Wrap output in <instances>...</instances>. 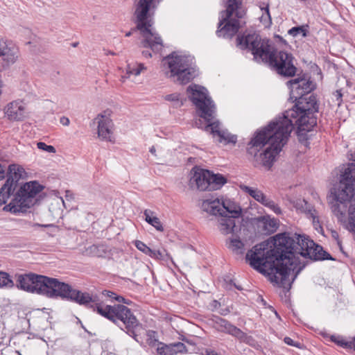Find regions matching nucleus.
<instances>
[{
  "label": "nucleus",
  "mask_w": 355,
  "mask_h": 355,
  "mask_svg": "<svg viewBox=\"0 0 355 355\" xmlns=\"http://www.w3.org/2000/svg\"><path fill=\"white\" fill-rule=\"evenodd\" d=\"M296 254L315 261L333 259L320 245L304 236L298 235L295 242L288 234L283 233L256 245L248 252L246 260L261 271L277 272L281 276L280 283L286 286L288 274L300 263Z\"/></svg>",
  "instance_id": "1"
},
{
  "label": "nucleus",
  "mask_w": 355,
  "mask_h": 355,
  "mask_svg": "<svg viewBox=\"0 0 355 355\" xmlns=\"http://www.w3.org/2000/svg\"><path fill=\"white\" fill-rule=\"evenodd\" d=\"M300 111L294 106L269 124L257 130L247 146V153L259 164L270 167L287 143L300 117Z\"/></svg>",
  "instance_id": "2"
},
{
  "label": "nucleus",
  "mask_w": 355,
  "mask_h": 355,
  "mask_svg": "<svg viewBox=\"0 0 355 355\" xmlns=\"http://www.w3.org/2000/svg\"><path fill=\"white\" fill-rule=\"evenodd\" d=\"M237 42L241 49L252 52L256 61L269 64L278 74L285 77L295 75L297 68L292 54L275 50L268 40H262L259 35L248 34L244 37H238Z\"/></svg>",
  "instance_id": "3"
},
{
  "label": "nucleus",
  "mask_w": 355,
  "mask_h": 355,
  "mask_svg": "<svg viewBox=\"0 0 355 355\" xmlns=\"http://www.w3.org/2000/svg\"><path fill=\"white\" fill-rule=\"evenodd\" d=\"M187 91L200 116V119L196 120L195 125L198 128H204L214 136H218V141L220 143L235 144L236 137L221 130L220 122L215 119V105L208 96L207 90L198 85H191L188 87Z\"/></svg>",
  "instance_id": "4"
},
{
  "label": "nucleus",
  "mask_w": 355,
  "mask_h": 355,
  "mask_svg": "<svg viewBox=\"0 0 355 355\" xmlns=\"http://www.w3.org/2000/svg\"><path fill=\"white\" fill-rule=\"evenodd\" d=\"M327 200L338 221L355 232V179H340L335 182Z\"/></svg>",
  "instance_id": "5"
},
{
  "label": "nucleus",
  "mask_w": 355,
  "mask_h": 355,
  "mask_svg": "<svg viewBox=\"0 0 355 355\" xmlns=\"http://www.w3.org/2000/svg\"><path fill=\"white\" fill-rule=\"evenodd\" d=\"M159 1L160 0H135L134 17L136 27L125 33L126 37H130L135 30L139 31L143 37L141 46L150 48L155 53L159 52L163 47L161 37L153 28V10Z\"/></svg>",
  "instance_id": "6"
},
{
  "label": "nucleus",
  "mask_w": 355,
  "mask_h": 355,
  "mask_svg": "<svg viewBox=\"0 0 355 355\" xmlns=\"http://www.w3.org/2000/svg\"><path fill=\"white\" fill-rule=\"evenodd\" d=\"M166 75L175 83L186 85L198 75V71L191 56L172 52L162 60Z\"/></svg>",
  "instance_id": "7"
},
{
  "label": "nucleus",
  "mask_w": 355,
  "mask_h": 355,
  "mask_svg": "<svg viewBox=\"0 0 355 355\" xmlns=\"http://www.w3.org/2000/svg\"><path fill=\"white\" fill-rule=\"evenodd\" d=\"M94 311L112 321L121 330L125 331L128 335L138 341L135 330L139 326V322L130 309L123 304L112 306L103 303H96Z\"/></svg>",
  "instance_id": "8"
},
{
  "label": "nucleus",
  "mask_w": 355,
  "mask_h": 355,
  "mask_svg": "<svg viewBox=\"0 0 355 355\" xmlns=\"http://www.w3.org/2000/svg\"><path fill=\"white\" fill-rule=\"evenodd\" d=\"M226 10L220 12V19L216 33L218 37H232L239 29L238 19L231 17L235 13L238 19L243 18L245 10L243 8L242 0H225Z\"/></svg>",
  "instance_id": "9"
},
{
  "label": "nucleus",
  "mask_w": 355,
  "mask_h": 355,
  "mask_svg": "<svg viewBox=\"0 0 355 355\" xmlns=\"http://www.w3.org/2000/svg\"><path fill=\"white\" fill-rule=\"evenodd\" d=\"M44 186L37 180L25 183L17 191L11 202L4 209L13 214L24 213L34 205L35 198L43 191Z\"/></svg>",
  "instance_id": "10"
},
{
  "label": "nucleus",
  "mask_w": 355,
  "mask_h": 355,
  "mask_svg": "<svg viewBox=\"0 0 355 355\" xmlns=\"http://www.w3.org/2000/svg\"><path fill=\"white\" fill-rule=\"evenodd\" d=\"M182 182L187 185L191 190L215 191L220 189L225 183L227 179H184Z\"/></svg>",
  "instance_id": "11"
},
{
  "label": "nucleus",
  "mask_w": 355,
  "mask_h": 355,
  "mask_svg": "<svg viewBox=\"0 0 355 355\" xmlns=\"http://www.w3.org/2000/svg\"><path fill=\"white\" fill-rule=\"evenodd\" d=\"M287 86L291 90V98H297L306 96L314 89V84L310 80L297 78L287 82Z\"/></svg>",
  "instance_id": "12"
},
{
  "label": "nucleus",
  "mask_w": 355,
  "mask_h": 355,
  "mask_svg": "<svg viewBox=\"0 0 355 355\" xmlns=\"http://www.w3.org/2000/svg\"><path fill=\"white\" fill-rule=\"evenodd\" d=\"M20 56L19 49L11 40L0 39V57L8 65L14 64Z\"/></svg>",
  "instance_id": "13"
},
{
  "label": "nucleus",
  "mask_w": 355,
  "mask_h": 355,
  "mask_svg": "<svg viewBox=\"0 0 355 355\" xmlns=\"http://www.w3.org/2000/svg\"><path fill=\"white\" fill-rule=\"evenodd\" d=\"M296 101L295 107L300 111V113L315 114L318 112L319 105L316 97L313 94H311L309 97L304 96L297 98Z\"/></svg>",
  "instance_id": "14"
},
{
  "label": "nucleus",
  "mask_w": 355,
  "mask_h": 355,
  "mask_svg": "<svg viewBox=\"0 0 355 355\" xmlns=\"http://www.w3.org/2000/svg\"><path fill=\"white\" fill-rule=\"evenodd\" d=\"M26 109L21 101H14L7 105L5 114L11 121H21L25 118Z\"/></svg>",
  "instance_id": "15"
},
{
  "label": "nucleus",
  "mask_w": 355,
  "mask_h": 355,
  "mask_svg": "<svg viewBox=\"0 0 355 355\" xmlns=\"http://www.w3.org/2000/svg\"><path fill=\"white\" fill-rule=\"evenodd\" d=\"M98 123V135L102 139L111 141L112 121L106 114H98L95 119Z\"/></svg>",
  "instance_id": "16"
},
{
  "label": "nucleus",
  "mask_w": 355,
  "mask_h": 355,
  "mask_svg": "<svg viewBox=\"0 0 355 355\" xmlns=\"http://www.w3.org/2000/svg\"><path fill=\"white\" fill-rule=\"evenodd\" d=\"M251 266L252 268H254V269H256L257 270H258L259 272L263 273V274H267L268 275H272L271 277V280L272 282H275L280 287H282V288H286L287 290H289L291 288V283L293 282V280L295 279V278L297 277V275L300 273V272L302 270V267L300 266V263L298 264L297 268L294 271L291 270L290 271L289 274H288V275L286 277V286H284L280 283L281 276H280V275L277 272L274 271V272H270V271H269V270L267 271V272H263V271H261L259 268L254 267V266Z\"/></svg>",
  "instance_id": "17"
},
{
  "label": "nucleus",
  "mask_w": 355,
  "mask_h": 355,
  "mask_svg": "<svg viewBox=\"0 0 355 355\" xmlns=\"http://www.w3.org/2000/svg\"><path fill=\"white\" fill-rule=\"evenodd\" d=\"M36 279H37V281H36L37 284L35 293L49 298H53V285L54 278L39 275Z\"/></svg>",
  "instance_id": "18"
},
{
  "label": "nucleus",
  "mask_w": 355,
  "mask_h": 355,
  "mask_svg": "<svg viewBox=\"0 0 355 355\" xmlns=\"http://www.w3.org/2000/svg\"><path fill=\"white\" fill-rule=\"evenodd\" d=\"M39 275L35 274L19 275L17 279V286L21 290L35 293L36 284Z\"/></svg>",
  "instance_id": "19"
},
{
  "label": "nucleus",
  "mask_w": 355,
  "mask_h": 355,
  "mask_svg": "<svg viewBox=\"0 0 355 355\" xmlns=\"http://www.w3.org/2000/svg\"><path fill=\"white\" fill-rule=\"evenodd\" d=\"M202 211L211 214L221 216V200L218 198H210L202 200L199 205Z\"/></svg>",
  "instance_id": "20"
},
{
  "label": "nucleus",
  "mask_w": 355,
  "mask_h": 355,
  "mask_svg": "<svg viewBox=\"0 0 355 355\" xmlns=\"http://www.w3.org/2000/svg\"><path fill=\"white\" fill-rule=\"evenodd\" d=\"M300 131H310L317 124L314 114L300 113V117L295 121Z\"/></svg>",
  "instance_id": "21"
},
{
  "label": "nucleus",
  "mask_w": 355,
  "mask_h": 355,
  "mask_svg": "<svg viewBox=\"0 0 355 355\" xmlns=\"http://www.w3.org/2000/svg\"><path fill=\"white\" fill-rule=\"evenodd\" d=\"M67 300L75 302L80 305L88 306L89 303L94 302L95 300L88 293H83L71 288Z\"/></svg>",
  "instance_id": "22"
},
{
  "label": "nucleus",
  "mask_w": 355,
  "mask_h": 355,
  "mask_svg": "<svg viewBox=\"0 0 355 355\" xmlns=\"http://www.w3.org/2000/svg\"><path fill=\"white\" fill-rule=\"evenodd\" d=\"M303 205L305 206L307 205V202L304 200H299L296 202L295 207L297 209H301L303 211L307 212V214L309 215V217L312 219L313 225L314 228L318 231L320 232L322 230V227L320 225V220H319V216L318 215L317 211L315 209H313L311 208H308L306 207V208H304Z\"/></svg>",
  "instance_id": "23"
},
{
  "label": "nucleus",
  "mask_w": 355,
  "mask_h": 355,
  "mask_svg": "<svg viewBox=\"0 0 355 355\" xmlns=\"http://www.w3.org/2000/svg\"><path fill=\"white\" fill-rule=\"evenodd\" d=\"M241 208L230 200H221V216H227L233 218H239L241 214Z\"/></svg>",
  "instance_id": "24"
},
{
  "label": "nucleus",
  "mask_w": 355,
  "mask_h": 355,
  "mask_svg": "<svg viewBox=\"0 0 355 355\" xmlns=\"http://www.w3.org/2000/svg\"><path fill=\"white\" fill-rule=\"evenodd\" d=\"M71 286L69 284L60 282L58 279L54 278L53 285V298L61 297L66 299L70 292Z\"/></svg>",
  "instance_id": "25"
},
{
  "label": "nucleus",
  "mask_w": 355,
  "mask_h": 355,
  "mask_svg": "<svg viewBox=\"0 0 355 355\" xmlns=\"http://www.w3.org/2000/svg\"><path fill=\"white\" fill-rule=\"evenodd\" d=\"M17 187V182L14 179H7L4 185L0 189V205L5 204L13 193Z\"/></svg>",
  "instance_id": "26"
},
{
  "label": "nucleus",
  "mask_w": 355,
  "mask_h": 355,
  "mask_svg": "<svg viewBox=\"0 0 355 355\" xmlns=\"http://www.w3.org/2000/svg\"><path fill=\"white\" fill-rule=\"evenodd\" d=\"M219 331L230 334L241 340H244L246 337V334L245 333H243L240 329L232 324L227 320L225 324H223L222 327L220 328Z\"/></svg>",
  "instance_id": "27"
},
{
  "label": "nucleus",
  "mask_w": 355,
  "mask_h": 355,
  "mask_svg": "<svg viewBox=\"0 0 355 355\" xmlns=\"http://www.w3.org/2000/svg\"><path fill=\"white\" fill-rule=\"evenodd\" d=\"M191 178H225L223 174L214 173L211 171L196 166L191 171Z\"/></svg>",
  "instance_id": "28"
},
{
  "label": "nucleus",
  "mask_w": 355,
  "mask_h": 355,
  "mask_svg": "<svg viewBox=\"0 0 355 355\" xmlns=\"http://www.w3.org/2000/svg\"><path fill=\"white\" fill-rule=\"evenodd\" d=\"M235 218L231 217L220 216L219 219V230L223 234H230L235 227Z\"/></svg>",
  "instance_id": "29"
},
{
  "label": "nucleus",
  "mask_w": 355,
  "mask_h": 355,
  "mask_svg": "<svg viewBox=\"0 0 355 355\" xmlns=\"http://www.w3.org/2000/svg\"><path fill=\"white\" fill-rule=\"evenodd\" d=\"M107 248L104 245H92L87 248L84 254L87 256L103 257L107 254Z\"/></svg>",
  "instance_id": "30"
},
{
  "label": "nucleus",
  "mask_w": 355,
  "mask_h": 355,
  "mask_svg": "<svg viewBox=\"0 0 355 355\" xmlns=\"http://www.w3.org/2000/svg\"><path fill=\"white\" fill-rule=\"evenodd\" d=\"M145 216V220L153 226L157 230L162 232L164 230L163 226L159 219L155 216L154 212L149 209H146L144 212Z\"/></svg>",
  "instance_id": "31"
},
{
  "label": "nucleus",
  "mask_w": 355,
  "mask_h": 355,
  "mask_svg": "<svg viewBox=\"0 0 355 355\" xmlns=\"http://www.w3.org/2000/svg\"><path fill=\"white\" fill-rule=\"evenodd\" d=\"M146 69V68L142 63L129 64L127 66L126 75L121 76V80L124 82L125 79L129 78L130 75L138 76Z\"/></svg>",
  "instance_id": "32"
},
{
  "label": "nucleus",
  "mask_w": 355,
  "mask_h": 355,
  "mask_svg": "<svg viewBox=\"0 0 355 355\" xmlns=\"http://www.w3.org/2000/svg\"><path fill=\"white\" fill-rule=\"evenodd\" d=\"M26 173L24 168L18 164H10L8 166L7 178H25Z\"/></svg>",
  "instance_id": "33"
},
{
  "label": "nucleus",
  "mask_w": 355,
  "mask_h": 355,
  "mask_svg": "<svg viewBox=\"0 0 355 355\" xmlns=\"http://www.w3.org/2000/svg\"><path fill=\"white\" fill-rule=\"evenodd\" d=\"M227 247L236 253H242L244 244L239 239L232 238L230 239Z\"/></svg>",
  "instance_id": "34"
},
{
  "label": "nucleus",
  "mask_w": 355,
  "mask_h": 355,
  "mask_svg": "<svg viewBox=\"0 0 355 355\" xmlns=\"http://www.w3.org/2000/svg\"><path fill=\"white\" fill-rule=\"evenodd\" d=\"M14 282L8 273L0 270V288H12Z\"/></svg>",
  "instance_id": "35"
},
{
  "label": "nucleus",
  "mask_w": 355,
  "mask_h": 355,
  "mask_svg": "<svg viewBox=\"0 0 355 355\" xmlns=\"http://www.w3.org/2000/svg\"><path fill=\"white\" fill-rule=\"evenodd\" d=\"M240 188L245 193L249 194L255 200H259L260 197L263 194V192L257 188L250 187L244 184H241Z\"/></svg>",
  "instance_id": "36"
},
{
  "label": "nucleus",
  "mask_w": 355,
  "mask_h": 355,
  "mask_svg": "<svg viewBox=\"0 0 355 355\" xmlns=\"http://www.w3.org/2000/svg\"><path fill=\"white\" fill-rule=\"evenodd\" d=\"M288 33L289 35L293 37L302 35V37H305L308 33V26L306 25L293 27L288 31Z\"/></svg>",
  "instance_id": "37"
},
{
  "label": "nucleus",
  "mask_w": 355,
  "mask_h": 355,
  "mask_svg": "<svg viewBox=\"0 0 355 355\" xmlns=\"http://www.w3.org/2000/svg\"><path fill=\"white\" fill-rule=\"evenodd\" d=\"M331 341H333L334 343L343 348L352 349V340L347 341L343 336H331Z\"/></svg>",
  "instance_id": "38"
},
{
  "label": "nucleus",
  "mask_w": 355,
  "mask_h": 355,
  "mask_svg": "<svg viewBox=\"0 0 355 355\" xmlns=\"http://www.w3.org/2000/svg\"><path fill=\"white\" fill-rule=\"evenodd\" d=\"M102 293L103 295L110 298L111 300H115L125 304H130V301L128 300L125 299L123 296L119 295L112 291L105 290Z\"/></svg>",
  "instance_id": "39"
},
{
  "label": "nucleus",
  "mask_w": 355,
  "mask_h": 355,
  "mask_svg": "<svg viewBox=\"0 0 355 355\" xmlns=\"http://www.w3.org/2000/svg\"><path fill=\"white\" fill-rule=\"evenodd\" d=\"M263 228L267 231L268 233L274 232L277 227V223L275 219L263 218Z\"/></svg>",
  "instance_id": "40"
},
{
  "label": "nucleus",
  "mask_w": 355,
  "mask_h": 355,
  "mask_svg": "<svg viewBox=\"0 0 355 355\" xmlns=\"http://www.w3.org/2000/svg\"><path fill=\"white\" fill-rule=\"evenodd\" d=\"M261 9L262 10V15L260 17L261 21L264 23L266 25H270L272 24V19L270 15L268 5H266V7H263Z\"/></svg>",
  "instance_id": "41"
},
{
  "label": "nucleus",
  "mask_w": 355,
  "mask_h": 355,
  "mask_svg": "<svg viewBox=\"0 0 355 355\" xmlns=\"http://www.w3.org/2000/svg\"><path fill=\"white\" fill-rule=\"evenodd\" d=\"M157 352L159 355H176L173 343L168 345H164L162 347H158Z\"/></svg>",
  "instance_id": "42"
},
{
  "label": "nucleus",
  "mask_w": 355,
  "mask_h": 355,
  "mask_svg": "<svg viewBox=\"0 0 355 355\" xmlns=\"http://www.w3.org/2000/svg\"><path fill=\"white\" fill-rule=\"evenodd\" d=\"M266 207L269 208L276 214H280L282 213L280 207L271 199L269 200V202H268Z\"/></svg>",
  "instance_id": "43"
},
{
  "label": "nucleus",
  "mask_w": 355,
  "mask_h": 355,
  "mask_svg": "<svg viewBox=\"0 0 355 355\" xmlns=\"http://www.w3.org/2000/svg\"><path fill=\"white\" fill-rule=\"evenodd\" d=\"M37 146L39 149L45 150L48 153H55V148L53 146L46 145L44 142H38Z\"/></svg>",
  "instance_id": "44"
},
{
  "label": "nucleus",
  "mask_w": 355,
  "mask_h": 355,
  "mask_svg": "<svg viewBox=\"0 0 355 355\" xmlns=\"http://www.w3.org/2000/svg\"><path fill=\"white\" fill-rule=\"evenodd\" d=\"M135 245L139 250L141 251L146 254H147L148 252L149 251L150 248L141 241H136L135 242Z\"/></svg>",
  "instance_id": "45"
},
{
  "label": "nucleus",
  "mask_w": 355,
  "mask_h": 355,
  "mask_svg": "<svg viewBox=\"0 0 355 355\" xmlns=\"http://www.w3.org/2000/svg\"><path fill=\"white\" fill-rule=\"evenodd\" d=\"M173 346L175 350V354L177 353H186L187 352V347L182 343H173Z\"/></svg>",
  "instance_id": "46"
},
{
  "label": "nucleus",
  "mask_w": 355,
  "mask_h": 355,
  "mask_svg": "<svg viewBox=\"0 0 355 355\" xmlns=\"http://www.w3.org/2000/svg\"><path fill=\"white\" fill-rule=\"evenodd\" d=\"M180 95L179 94H177V93L167 95L166 96V100L177 102L178 104V105L181 106L183 103L182 101L180 103Z\"/></svg>",
  "instance_id": "47"
},
{
  "label": "nucleus",
  "mask_w": 355,
  "mask_h": 355,
  "mask_svg": "<svg viewBox=\"0 0 355 355\" xmlns=\"http://www.w3.org/2000/svg\"><path fill=\"white\" fill-rule=\"evenodd\" d=\"M147 255L152 258L157 259H161L162 257V254L159 250H152L150 248L149 249Z\"/></svg>",
  "instance_id": "48"
},
{
  "label": "nucleus",
  "mask_w": 355,
  "mask_h": 355,
  "mask_svg": "<svg viewBox=\"0 0 355 355\" xmlns=\"http://www.w3.org/2000/svg\"><path fill=\"white\" fill-rule=\"evenodd\" d=\"M227 320L222 318H220V317H216L214 322V324H215V326H216V328L218 329V331L220 330V328L222 327V326L223 325V324L225 323Z\"/></svg>",
  "instance_id": "49"
},
{
  "label": "nucleus",
  "mask_w": 355,
  "mask_h": 355,
  "mask_svg": "<svg viewBox=\"0 0 355 355\" xmlns=\"http://www.w3.org/2000/svg\"><path fill=\"white\" fill-rule=\"evenodd\" d=\"M334 96L335 97L338 105H340V103H342V97H343V94L341 92V90H336L334 93Z\"/></svg>",
  "instance_id": "50"
},
{
  "label": "nucleus",
  "mask_w": 355,
  "mask_h": 355,
  "mask_svg": "<svg viewBox=\"0 0 355 355\" xmlns=\"http://www.w3.org/2000/svg\"><path fill=\"white\" fill-rule=\"evenodd\" d=\"M284 342H285V343H286L288 345L298 347L297 343L289 337H285Z\"/></svg>",
  "instance_id": "51"
},
{
  "label": "nucleus",
  "mask_w": 355,
  "mask_h": 355,
  "mask_svg": "<svg viewBox=\"0 0 355 355\" xmlns=\"http://www.w3.org/2000/svg\"><path fill=\"white\" fill-rule=\"evenodd\" d=\"M270 199L267 198L263 193L261 195V196L259 198V200H258L257 202H260L261 204H262L263 205H264L266 207V205H267L268 202H269Z\"/></svg>",
  "instance_id": "52"
},
{
  "label": "nucleus",
  "mask_w": 355,
  "mask_h": 355,
  "mask_svg": "<svg viewBox=\"0 0 355 355\" xmlns=\"http://www.w3.org/2000/svg\"><path fill=\"white\" fill-rule=\"evenodd\" d=\"M60 122L64 126H68L70 123L69 118L66 116H62L60 119Z\"/></svg>",
  "instance_id": "53"
},
{
  "label": "nucleus",
  "mask_w": 355,
  "mask_h": 355,
  "mask_svg": "<svg viewBox=\"0 0 355 355\" xmlns=\"http://www.w3.org/2000/svg\"><path fill=\"white\" fill-rule=\"evenodd\" d=\"M65 198L67 200H71L73 198V193L71 191L66 190L65 191Z\"/></svg>",
  "instance_id": "54"
},
{
  "label": "nucleus",
  "mask_w": 355,
  "mask_h": 355,
  "mask_svg": "<svg viewBox=\"0 0 355 355\" xmlns=\"http://www.w3.org/2000/svg\"><path fill=\"white\" fill-rule=\"evenodd\" d=\"M142 55L144 57H146V58H150V57H152V54H151V53L148 50L143 51H142Z\"/></svg>",
  "instance_id": "55"
},
{
  "label": "nucleus",
  "mask_w": 355,
  "mask_h": 355,
  "mask_svg": "<svg viewBox=\"0 0 355 355\" xmlns=\"http://www.w3.org/2000/svg\"><path fill=\"white\" fill-rule=\"evenodd\" d=\"M31 225L33 227H46L49 226L48 225H41L39 223H33V224H31Z\"/></svg>",
  "instance_id": "56"
},
{
  "label": "nucleus",
  "mask_w": 355,
  "mask_h": 355,
  "mask_svg": "<svg viewBox=\"0 0 355 355\" xmlns=\"http://www.w3.org/2000/svg\"><path fill=\"white\" fill-rule=\"evenodd\" d=\"M0 178H5L4 176V167L0 164Z\"/></svg>",
  "instance_id": "57"
},
{
  "label": "nucleus",
  "mask_w": 355,
  "mask_h": 355,
  "mask_svg": "<svg viewBox=\"0 0 355 355\" xmlns=\"http://www.w3.org/2000/svg\"><path fill=\"white\" fill-rule=\"evenodd\" d=\"M150 152L152 153V154H155V148L154 146H152L150 149Z\"/></svg>",
  "instance_id": "58"
},
{
  "label": "nucleus",
  "mask_w": 355,
  "mask_h": 355,
  "mask_svg": "<svg viewBox=\"0 0 355 355\" xmlns=\"http://www.w3.org/2000/svg\"><path fill=\"white\" fill-rule=\"evenodd\" d=\"M352 348H354V349L355 350V337L352 340Z\"/></svg>",
  "instance_id": "59"
},
{
  "label": "nucleus",
  "mask_w": 355,
  "mask_h": 355,
  "mask_svg": "<svg viewBox=\"0 0 355 355\" xmlns=\"http://www.w3.org/2000/svg\"><path fill=\"white\" fill-rule=\"evenodd\" d=\"M234 286H235L238 290H241L242 288L240 286H237L235 284H234Z\"/></svg>",
  "instance_id": "60"
},
{
  "label": "nucleus",
  "mask_w": 355,
  "mask_h": 355,
  "mask_svg": "<svg viewBox=\"0 0 355 355\" xmlns=\"http://www.w3.org/2000/svg\"><path fill=\"white\" fill-rule=\"evenodd\" d=\"M207 355H218V354L214 352H211L209 353Z\"/></svg>",
  "instance_id": "61"
},
{
  "label": "nucleus",
  "mask_w": 355,
  "mask_h": 355,
  "mask_svg": "<svg viewBox=\"0 0 355 355\" xmlns=\"http://www.w3.org/2000/svg\"><path fill=\"white\" fill-rule=\"evenodd\" d=\"M53 192L55 196H58L59 192L58 191H53Z\"/></svg>",
  "instance_id": "62"
},
{
  "label": "nucleus",
  "mask_w": 355,
  "mask_h": 355,
  "mask_svg": "<svg viewBox=\"0 0 355 355\" xmlns=\"http://www.w3.org/2000/svg\"><path fill=\"white\" fill-rule=\"evenodd\" d=\"M333 236L335 237V238L338 236V235L336 232H333Z\"/></svg>",
  "instance_id": "63"
},
{
  "label": "nucleus",
  "mask_w": 355,
  "mask_h": 355,
  "mask_svg": "<svg viewBox=\"0 0 355 355\" xmlns=\"http://www.w3.org/2000/svg\"><path fill=\"white\" fill-rule=\"evenodd\" d=\"M60 200H62L63 205L65 206L64 200H63V198L62 197H60Z\"/></svg>",
  "instance_id": "64"
}]
</instances>
